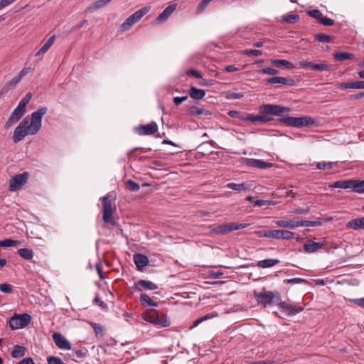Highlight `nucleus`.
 Instances as JSON below:
<instances>
[{
    "label": "nucleus",
    "instance_id": "obj_35",
    "mask_svg": "<svg viewBox=\"0 0 364 364\" xmlns=\"http://www.w3.org/2000/svg\"><path fill=\"white\" fill-rule=\"evenodd\" d=\"M352 183V180L338 181L334 182L331 187L341 189H351Z\"/></svg>",
    "mask_w": 364,
    "mask_h": 364
},
{
    "label": "nucleus",
    "instance_id": "obj_31",
    "mask_svg": "<svg viewBox=\"0 0 364 364\" xmlns=\"http://www.w3.org/2000/svg\"><path fill=\"white\" fill-rule=\"evenodd\" d=\"M300 17L297 14H287L283 15L282 17V21L287 23H295L299 21Z\"/></svg>",
    "mask_w": 364,
    "mask_h": 364
},
{
    "label": "nucleus",
    "instance_id": "obj_36",
    "mask_svg": "<svg viewBox=\"0 0 364 364\" xmlns=\"http://www.w3.org/2000/svg\"><path fill=\"white\" fill-rule=\"evenodd\" d=\"M246 119L247 120L250 122H259L262 123L267 122L272 119L271 118L268 117L266 114L249 115Z\"/></svg>",
    "mask_w": 364,
    "mask_h": 364
},
{
    "label": "nucleus",
    "instance_id": "obj_45",
    "mask_svg": "<svg viewBox=\"0 0 364 364\" xmlns=\"http://www.w3.org/2000/svg\"><path fill=\"white\" fill-rule=\"evenodd\" d=\"M307 14L309 16L317 19L318 22L320 21V19L323 16L322 13L318 9L309 10L307 11Z\"/></svg>",
    "mask_w": 364,
    "mask_h": 364
},
{
    "label": "nucleus",
    "instance_id": "obj_6",
    "mask_svg": "<svg viewBox=\"0 0 364 364\" xmlns=\"http://www.w3.org/2000/svg\"><path fill=\"white\" fill-rule=\"evenodd\" d=\"M31 321V316L27 313L15 314L9 320V326L12 330L26 328Z\"/></svg>",
    "mask_w": 364,
    "mask_h": 364
},
{
    "label": "nucleus",
    "instance_id": "obj_44",
    "mask_svg": "<svg viewBox=\"0 0 364 364\" xmlns=\"http://www.w3.org/2000/svg\"><path fill=\"white\" fill-rule=\"evenodd\" d=\"M284 283L287 284H298L307 283V280L303 278L287 279L284 280Z\"/></svg>",
    "mask_w": 364,
    "mask_h": 364
},
{
    "label": "nucleus",
    "instance_id": "obj_57",
    "mask_svg": "<svg viewBox=\"0 0 364 364\" xmlns=\"http://www.w3.org/2000/svg\"><path fill=\"white\" fill-rule=\"evenodd\" d=\"M350 302L356 304L357 306L364 309V297L360 299H351L349 300Z\"/></svg>",
    "mask_w": 364,
    "mask_h": 364
},
{
    "label": "nucleus",
    "instance_id": "obj_21",
    "mask_svg": "<svg viewBox=\"0 0 364 364\" xmlns=\"http://www.w3.org/2000/svg\"><path fill=\"white\" fill-rule=\"evenodd\" d=\"M277 227L295 229L297 228V220H279L274 222Z\"/></svg>",
    "mask_w": 364,
    "mask_h": 364
},
{
    "label": "nucleus",
    "instance_id": "obj_11",
    "mask_svg": "<svg viewBox=\"0 0 364 364\" xmlns=\"http://www.w3.org/2000/svg\"><path fill=\"white\" fill-rule=\"evenodd\" d=\"M52 337L58 348L63 350H70L72 348L70 343L61 333H54Z\"/></svg>",
    "mask_w": 364,
    "mask_h": 364
},
{
    "label": "nucleus",
    "instance_id": "obj_2",
    "mask_svg": "<svg viewBox=\"0 0 364 364\" xmlns=\"http://www.w3.org/2000/svg\"><path fill=\"white\" fill-rule=\"evenodd\" d=\"M254 297L258 304L267 306V305H277L288 315L293 316L304 310V307L301 306H294L288 304L284 301H282V297L278 291H267L264 288L259 292L254 291Z\"/></svg>",
    "mask_w": 364,
    "mask_h": 364
},
{
    "label": "nucleus",
    "instance_id": "obj_15",
    "mask_svg": "<svg viewBox=\"0 0 364 364\" xmlns=\"http://www.w3.org/2000/svg\"><path fill=\"white\" fill-rule=\"evenodd\" d=\"M176 9V4L168 6L156 18V23H161L166 21Z\"/></svg>",
    "mask_w": 364,
    "mask_h": 364
},
{
    "label": "nucleus",
    "instance_id": "obj_1",
    "mask_svg": "<svg viewBox=\"0 0 364 364\" xmlns=\"http://www.w3.org/2000/svg\"><path fill=\"white\" fill-rule=\"evenodd\" d=\"M48 112L46 107H41L33 112L31 116H26L15 128L13 134V141L18 143L22 141L27 135H35L42 127V119Z\"/></svg>",
    "mask_w": 364,
    "mask_h": 364
},
{
    "label": "nucleus",
    "instance_id": "obj_63",
    "mask_svg": "<svg viewBox=\"0 0 364 364\" xmlns=\"http://www.w3.org/2000/svg\"><path fill=\"white\" fill-rule=\"evenodd\" d=\"M27 104L24 102V101H20L18 106L16 107L23 112V113L26 112V108Z\"/></svg>",
    "mask_w": 364,
    "mask_h": 364
},
{
    "label": "nucleus",
    "instance_id": "obj_56",
    "mask_svg": "<svg viewBox=\"0 0 364 364\" xmlns=\"http://www.w3.org/2000/svg\"><path fill=\"white\" fill-rule=\"evenodd\" d=\"M210 316L207 314V315H205L198 319H196V321H193V326H192V328L193 327H196L197 326H198L200 323H202L203 321L210 318Z\"/></svg>",
    "mask_w": 364,
    "mask_h": 364
},
{
    "label": "nucleus",
    "instance_id": "obj_32",
    "mask_svg": "<svg viewBox=\"0 0 364 364\" xmlns=\"http://www.w3.org/2000/svg\"><path fill=\"white\" fill-rule=\"evenodd\" d=\"M18 254L26 260L32 259L34 255L33 250L30 248H21L18 250Z\"/></svg>",
    "mask_w": 364,
    "mask_h": 364
},
{
    "label": "nucleus",
    "instance_id": "obj_19",
    "mask_svg": "<svg viewBox=\"0 0 364 364\" xmlns=\"http://www.w3.org/2000/svg\"><path fill=\"white\" fill-rule=\"evenodd\" d=\"M267 82L269 84H282L293 86L295 85V81L293 79H288L283 77L274 76L267 80Z\"/></svg>",
    "mask_w": 364,
    "mask_h": 364
},
{
    "label": "nucleus",
    "instance_id": "obj_27",
    "mask_svg": "<svg viewBox=\"0 0 364 364\" xmlns=\"http://www.w3.org/2000/svg\"><path fill=\"white\" fill-rule=\"evenodd\" d=\"M271 64L276 67L284 66V68L289 70L294 69L295 68L294 65L292 63L287 60L282 59L272 60L271 61Z\"/></svg>",
    "mask_w": 364,
    "mask_h": 364
},
{
    "label": "nucleus",
    "instance_id": "obj_39",
    "mask_svg": "<svg viewBox=\"0 0 364 364\" xmlns=\"http://www.w3.org/2000/svg\"><path fill=\"white\" fill-rule=\"evenodd\" d=\"M337 165V162H318L316 166L319 170L331 169L333 166Z\"/></svg>",
    "mask_w": 364,
    "mask_h": 364
},
{
    "label": "nucleus",
    "instance_id": "obj_46",
    "mask_svg": "<svg viewBox=\"0 0 364 364\" xmlns=\"http://www.w3.org/2000/svg\"><path fill=\"white\" fill-rule=\"evenodd\" d=\"M294 233L289 230H281L280 239L290 240L294 238Z\"/></svg>",
    "mask_w": 364,
    "mask_h": 364
},
{
    "label": "nucleus",
    "instance_id": "obj_22",
    "mask_svg": "<svg viewBox=\"0 0 364 364\" xmlns=\"http://www.w3.org/2000/svg\"><path fill=\"white\" fill-rule=\"evenodd\" d=\"M188 114L191 116L198 117H200L201 115H205L206 117H210L212 115V112L210 111L194 106L191 107L188 109Z\"/></svg>",
    "mask_w": 364,
    "mask_h": 364
},
{
    "label": "nucleus",
    "instance_id": "obj_37",
    "mask_svg": "<svg viewBox=\"0 0 364 364\" xmlns=\"http://www.w3.org/2000/svg\"><path fill=\"white\" fill-rule=\"evenodd\" d=\"M226 225H227V228H228L227 230L228 231V232H232V231H235V230L245 229V228H246L247 227L249 226V224H247V223H233L226 224Z\"/></svg>",
    "mask_w": 364,
    "mask_h": 364
},
{
    "label": "nucleus",
    "instance_id": "obj_34",
    "mask_svg": "<svg viewBox=\"0 0 364 364\" xmlns=\"http://www.w3.org/2000/svg\"><path fill=\"white\" fill-rule=\"evenodd\" d=\"M353 57L354 55L350 53L336 52L333 54L334 59L338 61H344L346 60L353 59Z\"/></svg>",
    "mask_w": 364,
    "mask_h": 364
},
{
    "label": "nucleus",
    "instance_id": "obj_54",
    "mask_svg": "<svg viewBox=\"0 0 364 364\" xmlns=\"http://www.w3.org/2000/svg\"><path fill=\"white\" fill-rule=\"evenodd\" d=\"M351 89H364V80L351 82Z\"/></svg>",
    "mask_w": 364,
    "mask_h": 364
},
{
    "label": "nucleus",
    "instance_id": "obj_16",
    "mask_svg": "<svg viewBox=\"0 0 364 364\" xmlns=\"http://www.w3.org/2000/svg\"><path fill=\"white\" fill-rule=\"evenodd\" d=\"M324 244L316 242L313 240H307L304 245V250L306 252L313 253L323 247Z\"/></svg>",
    "mask_w": 364,
    "mask_h": 364
},
{
    "label": "nucleus",
    "instance_id": "obj_23",
    "mask_svg": "<svg viewBox=\"0 0 364 364\" xmlns=\"http://www.w3.org/2000/svg\"><path fill=\"white\" fill-rule=\"evenodd\" d=\"M136 286L139 291H141V289H140L139 287H142V289L145 290H156L158 288V286L152 282L142 279L139 280L136 283Z\"/></svg>",
    "mask_w": 364,
    "mask_h": 364
},
{
    "label": "nucleus",
    "instance_id": "obj_61",
    "mask_svg": "<svg viewBox=\"0 0 364 364\" xmlns=\"http://www.w3.org/2000/svg\"><path fill=\"white\" fill-rule=\"evenodd\" d=\"M227 228H228L227 225H226V224H225V225H220L219 227H218L215 229V231L218 233L225 234V233H228V231L227 230Z\"/></svg>",
    "mask_w": 364,
    "mask_h": 364
},
{
    "label": "nucleus",
    "instance_id": "obj_59",
    "mask_svg": "<svg viewBox=\"0 0 364 364\" xmlns=\"http://www.w3.org/2000/svg\"><path fill=\"white\" fill-rule=\"evenodd\" d=\"M188 99L187 96L183 97H175L173 98V102L176 105H179Z\"/></svg>",
    "mask_w": 364,
    "mask_h": 364
},
{
    "label": "nucleus",
    "instance_id": "obj_30",
    "mask_svg": "<svg viewBox=\"0 0 364 364\" xmlns=\"http://www.w3.org/2000/svg\"><path fill=\"white\" fill-rule=\"evenodd\" d=\"M278 263H279V260L277 259H266L259 261L257 265L260 268L264 269L272 267Z\"/></svg>",
    "mask_w": 364,
    "mask_h": 364
},
{
    "label": "nucleus",
    "instance_id": "obj_7",
    "mask_svg": "<svg viewBox=\"0 0 364 364\" xmlns=\"http://www.w3.org/2000/svg\"><path fill=\"white\" fill-rule=\"evenodd\" d=\"M29 178L28 172L16 174L9 180V190L15 192L20 190L25 184L27 183Z\"/></svg>",
    "mask_w": 364,
    "mask_h": 364
},
{
    "label": "nucleus",
    "instance_id": "obj_47",
    "mask_svg": "<svg viewBox=\"0 0 364 364\" xmlns=\"http://www.w3.org/2000/svg\"><path fill=\"white\" fill-rule=\"evenodd\" d=\"M259 73L265 75H275L279 73V70L272 68L267 67L260 70Z\"/></svg>",
    "mask_w": 364,
    "mask_h": 364
},
{
    "label": "nucleus",
    "instance_id": "obj_5",
    "mask_svg": "<svg viewBox=\"0 0 364 364\" xmlns=\"http://www.w3.org/2000/svg\"><path fill=\"white\" fill-rule=\"evenodd\" d=\"M291 109L282 105L274 104H264L260 106L259 112L261 114L282 116L285 113H289Z\"/></svg>",
    "mask_w": 364,
    "mask_h": 364
},
{
    "label": "nucleus",
    "instance_id": "obj_33",
    "mask_svg": "<svg viewBox=\"0 0 364 364\" xmlns=\"http://www.w3.org/2000/svg\"><path fill=\"white\" fill-rule=\"evenodd\" d=\"M352 182L351 189L353 191L358 193H364V180H352Z\"/></svg>",
    "mask_w": 364,
    "mask_h": 364
},
{
    "label": "nucleus",
    "instance_id": "obj_13",
    "mask_svg": "<svg viewBox=\"0 0 364 364\" xmlns=\"http://www.w3.org/2000/svg\"><path fill=\"white\" fill-rule=\"evenodd\" d=\"M24 114L25 113L21 112L18 109L15 108L5 124V129H9V128H11L13 125H14L17 122H18L22 118Z\"/></svg>",
    "mask_w": 364,
    "mask_h": 364
},
{
    "label": "nucleus",
    "instance_id": "obj_49",
    "mask_svg": "<svg viewBox=\"0 0 364 364\" xmlns=\"http://www.w3.org/2000/svg\"><path fill=\"white\" fill-rule=\"evenodd\" d=\"M318 23L324 26H333L334 24V21L323 15Z\"/></svg>",
    "mask_w": 364,
    "mask_h": 364
},
{
    "label": "nucleus",
    "instance_id": "obj_64",
    "mask_svg": "<svg viewBox=\"0 0 364 364\" xmlns=\"http://www.w3.org/2000/svg\"><path fill=\"white\" fill-rule=\"evenodd\" d=\"M17 364H35L33 360L31 358H26L18 362Z\"/></svg>",
    "mask_w": 364,
    "mask_h": 364
},
{
    "label": "nucleus",
    "instance_id": "obj_60",
    "mask_svg": "<svg viewBox=\"0 0 364 364\" xmlns=\"http://www.w3.org/2000/svg\"><path fill=\"white\" fill-rule=\"evenodd\" d=\"M242 97L243 95L242 93L232 92L228 95V98L231 100H237L242 98Z\"/></svg>",
    "mask_w": 364,
    "mask_h": 364
},
{
    "label": "nucleus",
    "instance_id": "obj_4",
    "mask_svg": "<svg viewBox=\"0 0 364 364\" xmlns=\"http://www.w3.org/2000/svg\"><path fill=\"white\" fill-rule=\"evenodd\" d=\"M151 10L150 6H146L129 16L120 26L119 30L123 32L129 30L135 23L139 22Z\"/></svg>",
    "mask_w": 364,
    "mask_h": 364
},
{
    "label": "nucleus",
    "instance_id": "obj_24",
    "mask_svg": "<svg viewBox=\"0 0 364 364\" xmlns=\"http://www.w3.org/2000/svg\"><path fill=\"white\" fill-rule=\"evenodd\" d=\"M55 40V36L53 35L50 36L48 40L46 42V43L38 50V52L35 54L36 57L43 55L48 49L52 46L54 41Z\"/></svg>",
    "mask_w": 364,
    "mask_h": 364
},
{
    "label": "nucleus",
    "instance_id": "obj_50",
    "mask_svg": "<svg viewBox=\"0 0 364 364\" xmlns=\"http://www.w3.org/2000/svg\"><path fill=\"white\" fill-rule=\"evenodd\" d=\"M0 291L6 294L12 292V286L9 284H2L0 285Z\"/></svg>",
    "mask_w": 364,
    "mask_h": 364
},
{
    "label": "nucleus",
    "instance_id": "obj_29",
    "mask_svg": "<svg viewBox=\"0 0 364 364\" xmlns=\"http://www.w3.org/2000/svg\"><path fill=\"white\" fill-rule=\"evenodd\" d=\"M26 350L27 349L26 347L16 345L11 352V357L16 359L20 358L25 355Z\"/></svg>",
    "mask_w": 364,
    "mask_h": 364
},
{
    "label": "nucleus",
    "instance_id": "obj_28",
    "mask_svg": "<svg viewBox=\"0 0 364 364\" xmlns=\"http://www.w3.org/2000/svg\"><path fill=\"white\" fill-rule=\"evenodd\" d=\"M188 94L191 97L196 100H200L205 95V92L203 90L196 88V87H191L189 89Z\"/></svg>",
    "mask_w": 364,
    "mask_h": 364
},
{
    "label": "nucleus",
    "instance_id": "obj_14",
    "mask_svg": "<svg viewBox=\"0 0 364 364\" xmlns=\"http://www.w3.org/2000/svg\"><path fill=\"white\" fill-rule=\"evenodd\" d=\"M133 259L137 269L139 271H142L149 263V259L147 256L143 254L136 253L134 255Z\"/></svg>",
    "mask_w": 364,
    "mask_h": 364
},
{
    "label": "nucleus",
    "instance_id": "obj_25",
    "mask_svg": "<svg viewBox=\"0 0 364 364\" xmlns=\"http://www.w3.org/2000/svg\"><path fill=\"white\" fill-rule=\"evenodd\" d=\"M280 234H281V230H267L264 232H258L257 235L262 237H268V238H273L276 240H280Z\"/></svg>",
    "mask_w": 364,
    "mask_h": 364
},
{
    "label": "nucleus",
    "instance_id": "obj_51",
    "mask_svg": "<svg viewBox=\"0 0 364 364\" xmlns=\"http://www.w3.org/2000/svg\"><path fill=\"white\" fill-rule=\"evenodd\" d=\"M243 53H244V55H248V56H250V55L258 56V55H261L262 52L260 50H252V49H250V50H244Z\"/></svg>",
    "mask_w": 364,
    "mask_h": 364
},
{
    "label": "nucleus",
    "instance_id": "obj_40",
    "mask_svg": "<svg viewBox=\"0 0 364 364\" xmlns=\"http://www.w3.org/2000/svg\"><path fill=\"white\" fill-rule=\"evenodd\" d=\"M139 301L141 304H146L149 306H156L157 303L153 301L150 297L146 294H141L140 295Z\"/></svg>",
    "mask_w": 364,
    "mask_h": 364
},
{
    "label": "nucleus",
    "instance_id": "obj_52",
    "mask_svg": "<svg viewBox=\"0 0 364 364\" xmlns=\"http://www.w3.org/2000/svg\"><path fill=\"white\" fill-rule=\"evenodd\" d=\"M315 225V223L309 220H301L297 221L298 227H313Z\"/></svg>",
    "mask_w": 364,
    "mask_h": 364
},
{
    "label": "nucleus",
    "instance_id": "obj_8",
    "mask_svg": "<svg viewBox=\"0 0 364 364\" xmlns=\"http://www.w3.org/2000/svg\"><path fill=\"white\" fill-rule=\"evenodd\" d=\"M110 197L111 196L108 194L101 198L103 207V220L105 223H112V208Z\"/></svg>",
    "mask_w": 364,
    "mask_h": 364
},
{
    "label": "nucleus",
    "instance_id": "obj_55",
    "mask_svg": "<svg viewBox=\"0 0 364 364\" xmlns=\"http://www.w3.org/2000/svg\"><path fill=\"white\" fill-rule=\"evenodd\" d=\"M270 204H272V202L269 200H257L254 201V205L258 206V207L268 205Z\"/></svg>",
    "mask_w": 364,
    "mask_h": 364
},
{
    "label": "nucleus",
    "instance_id": "obj_26",
    "mask_svg": "<svg viewBox=\"0 0 364 364\" xmlns=\"http://www.w3.org/2000/svg\"><path fill=\"white\" fill-rule=\"evenodd\" d=\"M112 0H97L95 1L93 4H90L87 8V11L89 12H92L99 9L103 8L107 6L109 3H110Z\"/></svg>",
    "mask_w": 364,
    "mask_h": 364
},
{
    "label": "nucleus",
    "instance_id": "obj_17",
    "mask_svg": "<svg viewBox=\"0 0 364 364\" xmlns=\"http://www.w3.org/2000/svg\"><path fill=\"white\" fill-rule=\"evenodd\" d=\"M346 226L348 229L364 230V217L352 219L346 223Z\"/></svg>",
    "mask_w": 364,
    "mask_h": 364
},
{
    "label": "nucleus",
    "instance_id": "obj_58",
    "mask_svg": "<svg viewBox=\"0 0 364 364\" xmlns=\"http://www.w3.org/2000/svg\"><path fill=\"white\" fill-rule=\"evenodd\" d=\"M77 358H83L86 356L87 350L85 348L79 349L75 352Z\"/></svg>",
    "mask_w": 364,
    "mask_h": 364
},
{
    "label": "nucleus",
    "instance_id": "obj_42",
    "mask_svg": "<svg viewBox=\"0 0 364 364\" xmlns=\"http://www.w3.org/2000/svg\"><path fill=\"white\" fill-rule=\"evenodd\" d=\"M19 243L20 242L18 240H14L12 239H5L4 240L0 241V247H14Z\"/></svg>",
    "mask_w": 364,
    "mask_h": 364
},
{
    "label": "nucleus",
    "instance_id": "obj_48",
    "mask_svg": "<svg viewBox=\"0 0 364 364\" xmlns=\"http://www.w3.org/2000/svg\"><path fill=\"white\" fill-rule=\"evenodd\" d=\"M47 361L48 364H64L60 358L55 356L48 357Z\"/></svg>",
    "mask_w": 364,
    "mask_h": 364
},
{
    "label": "nucleus",
    "instance_id": "obj_53",
    "mask_svg": "<svg viewBox=\"0 0 364 364\" xmlns=\"http://www.w3.org/2000/svg\"><path fill=\"white\" fill-rule=\"evenodd\" d=\"M188 75H192L197 79L202 78V75L196 70L190 69L186 71Z\"/></svg>",
    "mask_w": 364,
    "mask_h": 364
},
{
    "label": "nucleus",
    "instance_id": "obj_20",
    "mask_svg": "<svg viewBox=\"0 0 364 364\" xmlns=\"http://www.w3.org/2000/svg\"><path fill=\"white\" fill-rule=\"evenodd\" d=\"M21 81V76L16 75L8 81L0 90V95H4L14 88Z\"/></svg>",
    "mask_w": 364,
    "mask_h": 364
},
{
    "label": "nucleus",
    "instance_id": "obj_10",
    "mask_svg": "<svg viewBox=\"0 0 364 364\" xmlns=\"http://www.w3.org/2000/svg\"><path fill=\"white\" fill-rule=\"evenodd\" d=\"M299 66L302 68H310L315 71H325L329 70L331 68V65L326 63L316 64L307 60H301L299 62Z\"/></svg>",
    "mask_w": 364,
    "mask_h": 364
},
{
    "label": "nucleus",
    "instance_id": "obj_62",
    "mask_svg": "<svg viewBox=\"0 0 364 364\" xmlns=\"http://www.w3.org/2000/svg\"><path fill=\"white\" fill-rule=\"evenodd\" d=\"M339 89H351V82H342L338 85Z\"/></svg>",
    "mask_w": 364,
    "mask_h": 364
},
{
    "label": "nucleus",
    "instance_id": "obj_43",
    "mask_svg": "<svg viewBox=\"0 0 364 364\" xmlns=\"http://www.w3.org/2000/svg\"><path fill=\"white\" fill-rule=\"evenodd\" d=\"M316 40L321 43H328L332 41L333 36L324 33H318L315 36Z\"/></svg>",
    "mask_w": 364,
    "mask_h": 364
},
{
    "label": "nucleus",
    "instance_id": "obj_18",
    "mask_svg": "<svg viewBox=\"0 0 364 364\" xmlns=\"http://www.w3.org/2000/svg\"><path fill=\"white\" fill-rule=\"evenodd\" d=\"M149 321L156 326H159L162 327H167L171 323L170 321L167 319L166 317L160 315L151 316Z\"/></svg>",
    "mask_w": 364,
    "mask_h": 364
},
{
    "label": "nucleus",
    "instance_id": "obj_12",
    "mask_svg": "<svg viewBox=\"0 0 364 364\" xmlns=\"http://www.w3.org/2000/svg\"><path fill=\"white\" fill-rule=\"evenodd\" d=\"M245 164L250 167L258 169H267L273 166L272 163L256 159H246Z\"/></svg>",
    "mask_w": 364,
    "mask_h": 364
},
{
    "label": "nucleus",
    "instance_id": "obj_9",
    "mask_svg": "<svg viewBox=\"0 0 364 364\" xmlns=\"http://www.w3.org/2000/svg\"><path fill=\"white\" fill-rule=\"evenodd\" d=\"M136 132L141 136L151 135L158 131V125L155 122L147 124H141L135 128Z\"/></svg>",
    "mask_w": 364,
    "mask_h": 364
},
{
    "label": "nucleus",
    "instance_id": "obj_3",
    "mask_svg": "<svg viewBox=\"0 0 364 364\" xmlns=\"http://www.w3.org/2000/svg\"><path fill=\"white\" fill-rule=\"evenodd\" d=\"M284 124L293 127H311L316 124V120L309 116L301 117H285L279 119Z\"/></svg>",
    "mask_w": 364,
    "mask_h": 364
},
{
    "label": "nucleus",
    "instance_id": "obj_41",
    "mask_svg": "<svg viewBox=\"0 0 364 364\" xmlns=\"http://www.w3.org/2000/svg\"><path fill=\"white\" fill-rule=\"evenodd\" d=\"M125 187L130 191H138L140 188L139 185L132 180H128L125 182Z\"/></svg>",
    "mask_w": 364,
    "mask_h": 364
},
{
    "label": "nucleus",
    "instance_id": "obj_38",
    "mask_svg": "<svg viewBox=\"0 0 364 364\" xmlns=\"http://www.w3.org/2000/svg\"><path fill=\"white\" fill-rule=\"evenodd\" d=\"M226 187L235 191H241L249 188L250 186L247 183H235L232 182L228 183Z\"/></svg>",
    "mask_w": 364,
    "mask_h": 364
}]
</instances>
